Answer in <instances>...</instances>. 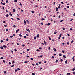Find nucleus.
<instances>
[{"label":"nucleus","mask_w":75,"mask_h":75,"mask_svg":"<svg viewBox=\"0 0 75 75\" xmlns=\"http://www.w3.org/2000/svg\"><path fill=\"white\" fill-rule=\"evenodd\" d=\"M75 57V56H74L73 58H72V59L73 61H75V59H74V58Z\"/></svg>","instance_id":"1"},{"label":"nucleus","mask_w":75,"mask_h":75,"mask_svg":"<svg viewBox=\"0 0 75 75\" xmlns=\"http://www.w3.org/2000/svg\"><path fill=\"white\" fill-rule=\"evenodd\" d=\"M26 31H29V32H30V30L28 29H26Z\"/></svg>","instance_id":"2"},{"label":"nucleus","mask_w":75,"mask_h":75,"mask_svg":"<svg viewBox=\"0 0 75 75\" xmlns=\"http://www.w3.org/2000/svg\"><path fill=\"white\" fill-rule=\"evenodd\" d=\"M18 31H19V29H18V30L16 31V33H17L18 32Z\"/></svg>","instance_id":"3"},{"label":"nucleus","mask_w":75,"mask_h":75,"mask_svg":"<svg viewBox=\"0 0 75 75\" xmlns=\"http://www.w3.org/2000/svg\"><path fill=\"white\" fill-rule=\"evenodd\" d=\"M53 50H54V51L55 52H56V51H57V50H56V49L54 48L53 49Z\"/></svg>","instance_id":"4"},{"label":"nucleus","mask_w":75,"mask_h":75,"mask_svg":"<svg viewBox=\"0 0 75 75\" xmlns=\"http://www.w3.org/2000/svg\"><path fill=\"white\" fill-rule=\"evenodd\" d=\"M37 37H38V38L39 37H40V35L39 34H38V35H37V36H36Z\"/></svg>","instance_id":"5"},{"label":"nucleus","mask_w":75,"mask_h":75,"mask_svg":"<svg viewBox=\"0 0 75 75\" xmlns=\"http://www.w3.org/2000/svg\"><path fill=\"white\" fill-rule=\"evenodd\" d=\"M24 23H25L24 25H25L26 24V21H25L24 20Z\"/></svg>","instance_id":"6"},{"label":"nucleus","mask_w":75,"mask_h":75,"mask_svg":"<svg viewBox=\"0 0 75 75\" xmlns=\"http://www.w3.org/2000/svg\"><path fill=\"white\" fill-rule=\"evenodd\" d=\"M44 42L45 45H47V44H46V42H45V40L44 41Z\"/></svg>","instance_id":"7"},{"label":"nucleus","mask_w":75,"mask_h":75,"mask_svg":"<svg viewBox=\"0 0 75 75\" xmlns=\"http://www.w3.org/2000/svg\"><path fill=\"white\" fill-rule=\"evenodd\" d=\"M29 62V61H25L24 62L25 63H28V62Z\"/></svg>","instance_id":"8"},{"label":"nucleus","mask_w":75,"mask_h":75,"mask_svg":"<svg viewBox=\"0 0 75 75\" xmlns=\"http://www.w3.org/2000/svg\"><path fill=\"white\" fill-rule=\"evenodd\" d=\"M67 62H68V60H66L65 62V64H67Z\"/></svg>","instance_id":"9"},{"label":"nucleus","mask_w":75,"mask_h":75,"mask_svg":"<svg viewBox=\"0 0 75 75\" xmlns=\"http://www.w3.org/2000/svg\"><path fill=\"white\" fill-rule=\"evenodd\" d=\"M50 24H51V23H48L47 24V25H50Z\"/></svg>","instance_id":"10"},{"label":"nucleus","mask_w":75,"mask_h":75,"mask_svg":"<svg viewBox=\"0 0 75 75\" xmlns=\"http://www.w3.org/2000/svg\"><path fill=\"white\" fill-rule=\"evenodd\" d=\"M9 15L10 16H12V14H11V12L9 13Z\"/></svg>","instance_id":"11"},{"label":"nucleus","mask_w":75,"mask_h":75,"mask_svg":"<svg viewBox=\"0 0 75 75\" xmlns=\"http://www.w3.org/2000/svg\"><path fill=\"white\" fill-rule=\"evenodd\" d=\"M26 22L28 23L29 24H30V23L29 22V21L28 20H26Z\"/></svg>","instance_id":"12"},{"label":"nucleus","mask_w":75,"mask_h":75,"mask_svg":"<svg viewBox=\"0 0 75 75\" xmlns=\"http://www.w3.org/2000/svg\"><path fill=\"white\" fill-rule=\"evenodd\" d=\"M12 64H14V63H15V62H14V61H13L12 62Z\"/></svg>","instance_id":"13"},{"label":"nucleus","mask_w":75,"mask_h":75,"mask_svg":"<svg viewBox=\"0 0 75 75\" xmlns=\"http://www.w3.org/2000/svg\"><path fill=\"white\" fill-rule=\"evenodd\" d=\"M56 11H58V8L57 7L56 8Z\"/></svg>","instance_id":"14"},{"label":"nucleus","mask_w":75,"mask_h":75,"mask_svg":"<svg viewBox=\"0 0 75 75\" xmlns=\"http://www.w3.org/2000/svg\"><path fill=\"white\" fill-rule=\"evenodd\" d=\"M59 55L60 57H61V56H62V54L61 53H60L59 54Z\"/></svg>","instance_id":"15"},{"label":"nucleus","mask_w":75,"mask_h":75,"mask_svg":"<svg viewBox=\"0 0 75 75\" xmlns=\"http://www.w3.org/2000/svg\"><path fill=\"white\" fill-rule=\"evenodd\" d=\"M61 35H62V34L61 33L59 36V37H61Z\"/></svg>","instance_id":"16"},{"label":"nucleus","mask_w":75,"mask_h":75,"mask_svg":"<svg viewBox=\"0 0 75 75\" xmlns=\"http://www.w3.org/2000/svg\"><path fill=\"white\" fill-rule=\"evenodd\" d=\"M31 12H32V13H33V14H34V13H35L34 11H31Z\"/></svg>","instance_id":"17"},{"label":"nucleus","mask_w":75,"mask_h":75,"mask_svg":"<svg viewBox=\"0 0 75 75\" xmlns=\"http://www.w3.org/2000/svg\"><path fill=\"white\" fill-rule=\"evenodd\" d=\"M71 75V74H70V73H67V75Z\"/></svg>","instance_id":"18"},{"label":"nucleus","mask_w":75,"mask_h":75,"mask_svg":"<svg viewBox=\"0 0 75 75\" xmlns=\"http://www.w3.org/2000/svg\"><path fill=\"white\" fill-rule=\"evenodd\" d=\"M75 68H74L72 69V71H75Z\"/></svg>","instance_id":"19"},{"label":"nucleus","mask_w":75,"mask_h":75,"mask_svg":"<svg viewBox=\"0 0 75 75\" xmlns=\"http://www.w3.org/2000/svg\"><path fill=\"white\" fill-rule=\"evenodd\" d=\"M63 58H66V56H65L64 55L63 56Z\"/></svg>","instance_id":"20"},{"label":"nucleus","mask_w":75,"mask_h":75,"mask_svg":"<svg viewBox=\"0 0 75 75\" xmlns=\"http://www.w3.org/2000/svg\"><path fill=\"white\" fill-rule=\"evenodd\" d=\"M11 67H14V65L13 64L12 65V66H11Z\"/></svg>","instance_id":"21"},{"label":"nucleus","mask_w":75,"mask_h":75,"mask_svg":"<svg viewBox=\"0 0 75 75\" xmlns=\"http://www.w3.org/2000/svg\"><path fill=\"white\" fill-rule=\"evenodd\" d=\"M4 74H6L7 72H6V71H4Z\"/></svg>","instance_id":"22"},{"label":"nucleus","mask_w":75,"mask_h":75,"mask_svg":"<svg viewBox=\"0 0 75 75\" xmlns=\"http://www.w3.org/2000/svg\"><path fill=\"white\" fill-rule=\"evenodd\" d=\"M3 47H4V48H6V46L5 45H4Z\"/></svg>","instance_id":"23"},{"label":"nucleus","mask_w":75,"mask_h":75,"mask_svg":"<svg viewBox=\"0 0 75 75\" xmlns=\"http://www.w3.org/2000/svg\"><path fill=\"white\" fill-rule=\"evenodd\" d=\"M3 58H4L3 57H1V59H3Z\"/></svg>","instance_id":"24"},{"label":"nucleus","mask_w":75,"mask_h":75,"mask_svg":"<svg viewBox=\"0 0 75 75\" xmlns=\"http://www.w3.org/2000/svg\"><path fill=\"white\" fill-rule=\"evenodd\" d=\"M62 61H63V60H62V59H61L60 60V62H62Z\"/></svg>","instance_id":"25"},{"label":"nucleus","mask_w":75,"mask_h":75,"mask_svg":"<svg viewBox=\"0 0 75 75\" xmlns=\"http://www.w3.org/2000/svg\"><path fill=\"white\" fill-rule=\"evenodd\" d=\"M6 17H7L8 16V14L6 15Z\"/></svg>","instance_id":"26"},{"label":"nucleus","mask_w":75,"mask_h":75,"mask_svg":"<svg viewBox=\"0 0 75 75\" xmlns=\"http://www.w3.org/2000/svg\"><path fill=\"white\" fill-rule=\"evenodd\" d=\"M0 48L1 49H3V47L1 46V47Z\"/></svg>","instance_id":"27"},{"label":"nucleus","mask_w":75,"mask_h":75,"mask_svg":"<svg viewBox=\"0 0 75 75\" xmlns=\"http://www.w3.org/2000/svg\"><path fill=\"white\" fill-rule=\"evenodd\" d=\"M16 19H17V20H20V19L18 18H17Z\"/></svg>","instance_id":"28"},{"label":"nucleus","mask_w":75,"mask_h":75,"mask_svg":"<svg viewBox=\"0 0 75 75\" xmlns=\"http://www.w3.org/2000/svg\"><path fill=\"white\" fill-rule=\"evenodd\" d=\"M19 37H22V35H21V34H19Z\"/></svg>","instance_id":"29"},{"label":"nucleus","mask_w":75,"mask_h":75,"mask_svg":"<svg viewBox=\"0 0 75 75\" xmlns=\"http://www.w3.org/2000/svg\"><path fill=\"white\" fill-rule=\"evenodd\" d=\"M41 20H42V21L43 20H44V18H42L41 19Z\"/></svg>","instance_id":"30"},{"label":"nucleus","mask_w":75,"mask_h":75,"mask_svg":"<svg viewBox=\"0 0 75 75\" xmlns=\"http://www.w3.org/2000/svg\"><path fill=\"white\" fill-rule=\"evenodd\" d=\"M67 8H69V6H67Z\"/></svg>","instance_id":"31"},{"label":"nucleus","mask_w":75,"mask_h":75,"mask_svg":"<svg viewBox=\"0 0 75 75\" xmlns=\"http://www.w3.org/2000/svg\"><path fill=\"white\" fill-rule=\"evenodd\" d=\"M32 74L33 75H35V73H33Z\"/></svg>","instance_id":"32"},{"label":"nucleus","mask_w":75,"mask_h":75,"mask_svg":"<svg viewBox=\"0 0 75 75\" xmlns=\"http://www.w3.org/2000/svg\"><path fill=\"white\" fill-rule=\"evenodd\" d=\"M6 41H8V38L6 39Z\"/></svg>","instance_id":"33"},{"label":"nucleus","mask_w":75,"mask_h":75,"mask_svg":"<svg viewBox=\"0 0 75 75\" xmlns=\"http://www.w3.org/2000/svg\"><path fill=\"white\" fill-rule=\"evenodd\" d=\"M72 20H74V19H72L70 20V21H72Z\"/></svg>","instance_id":"34"},{"label":"nucleus","mask_w":75,"mask_h":75,"mask_svg":"<svg viewBox=\"0 0 75 75\" xmlns=\"http://www.w3.org/2000/svg\"><path fill=\"white\" fill-rule=\"evenodd\" d=\"M24 38H27V37H26V36H24Z\"/></svg>","instance_id":"35"},{"label":"nucleus","mask_w":75,"mask_h":75,"mask_svg":"<svg viewBox=\"0 0 75 75\" xmlns=\"http://www.w3.org/2000/svg\"><path fill=\"white\" fill-rule=\"evenodd\" d=\"M74 42V40H72L71 41V43H72Z\"/></svg>","instance_id":"36"},{"label":"nucleus","mask_w":75,"mask_h":75,"mask_svg":"<svg viewBox=\"0 0 75 75\" xmlns=\"http://www.w3.org/2000/svg\"><path fill=\"white\" fill-rule=\"evenodd\" d=\"M54 34H57V32H54Z\"/></svg>","instance_id":"37"},{"label":"nucleus","mask_w":75,"mask_h":75,"mask_svg":"<svg viewBox=\"0 0 75 75\" xmlns=\"http://www.w3.org/2000/svg\"><path fill=\"white\" fill-rule=\"evenodd\" d=\"M2 4H3V5H5V4H5V3H3Z\"/></svg>","instance_id":"38"},{"label":"nucleus","mask_w":75,"mask_h":75,"mask_svg":"<svg viewBox=\"0 0 75 75\" xmlns=\"http://www.w3.org/2000/svg\"><path fill=\"white\" fill-rule=\"evenodd\" d=\"M5 61L4 60H3V62H4V63H5Z\"/></svg>","instance_id":"39"},{"label":"nucleus","mask_w":75,"mask_h":75,"mask_svg":"<svg viewBox=\"0 0 75 75\" xmlns=\"http://www.w3.org/2000/svg\"><path fill=\"white\" fill-rule=\"evenodd\" d=\"M62 52L63 53H65V51H64V50H62Z\"/></svg>","instance_id":"40"},{"label":"nucleus","mask_w":75,"mask_h":75,"mask_svg":"<svg viewBox=\"0 0 75 75\" xmlns=\"http://www.w3.org/2000/svg\"><path fill=\"white\" fill-rule=\"evenodd\" d=\"M13 12H15V9H13Z\"/></svg>","instance_id":"41"},{"label":"nucleus","mask_w":75,"mask_h":75,"mask_svg":"<svg viewBox=\"0 0 75 75\" xmlns=\"http://www.w3.org/2000/svg\"><path fill=\"white\" fill-rule=\"evenodd\" d=\"M34 40H36V37H34Z\"/></svg>","instance_id":"42"},{"label":"nucleus","mask_w":75,"mask_h":75,"mask_svg":"<svg viewBox=\"0 0 75 75\" xmlns=\"http://www.w3.org/2000/svg\"><path fill=\"white\" fill-rule=\"evenodd\" d=\"M62 21H63V20H61L60 21V22H61V23H62Z\"/></svg>","instance_id":"43"},{"label":"nucleus","mask_w":75,"mask_h":75,"mask_svg":"<svg viewBox=\"0 0 75 75\" xmlns=\"http://www.w3.org/2000/svg\"><path fill=\"white\" fill-rule=\"evenodd\" d=\"M42 56L41 55L40 56V58H42Z\"/></svg>","instance_id":"44"},{"label":"nucleus","mask_w":75,"mask_h":75,"mask_svg":"<svg viewBox=\"0 0 75 75\" xmlns=\"http://www.w3.org/2000/svg\"><path fill=\"white\" fill-rule=\"evenodd\" d=\"M39 50H42V48L41 47H39Z\"/></svg>","instance_id":"45"},{"label":"nucleus","mask_w":75,"mask_h":75,"mask_svg":"<svg viewBox=\"0 0 75 75\" xmlns=\"http://www.w3.org/2000/svg\"><path fill=\"white\" fill-rule=\"evenodd\" d=\"M17 70H18V71H19V70H20V68H18L17 69Z\"/></svg>","instance_id":"46"},{"label":"nucleus","mask_w":75,"mask_h":75,"mask_svg":"<svg viewBox=\"0 0 75 75\" xmlns=\"http://www.w3.org/2000/svg\"><path fill=\"white\" fill-rule=\"evenodd\" d=\"M61 3L62 4H64V3H63V2H61Z\"/></svg>","instance_id":"47"},{"label":"nucleus","mask_w":75,"mask_h":75,"mask_svg":"<svg viewBox=\"0 0 75 75\" xmlns=\"http://www.w3.org/2000/svg\"><path fill=\"white\" fill-rule=\"evenodd\" d=\"M56 63L58 62V60L57 59V60H56Z\"/></svg>","instance_id":"48"},{"label":"nucleus","mask_w":75,"mask_h":75,"mask_svg":"<svg viewBox=\"0 0 75 75\" xmlns=\"http://www.w3.org/2000/svg\"><path fill=\"white\" fill-rule=\"evenodd\" d=\"M37 51H40V50H39L38 49H37L36 50Z\"/></svg>","instance_id":"49"},{"label":"nucleus","mask_w":75,"mask_h":75,"mask_svg":"<svg viewBox=\"0 0 75 75\" xmlns=\"http://www.w3.org/2000/svg\"><path fill=\"white\" fill-rule=\"evenodd\" d=\"M49 40H51V38H50V37H49Z\"/></svg>","instance_id":"50"},{"label":"nucleus","mask_w":75,"mask_h":75,"mask_svg":"<svg viewBox=\"0 0 75 75\" xmlns=\"http://www.w3.org/2000/svg\"><path fill=\"white\" fill-rule=\"evenodd\" d=\"M3 23H6V21H3Z\"/></svg>","instance_id":"51"},{"label":"nucleus","mask_w":75,"mask_h":75,"mask_svg":"<svg viewBox=\"0 0 75 75\" xmlns=\"http://www.w3.org/2000/svg\"><path fill=\"white\" fill-rule=\"evenodd\" d=\"M6 3H8V0H6Z\"/></svg>","instance_id":"52"},{"label":"nucleus","mask_w":75,"mask_h":75,"mask_svg":"<svg viewBox=\"0 0 75 75\" xmlns=\"http://www.w3.org/2000/svg\"><path fill=\"white\" fill-rule=\"evenodd\" d=\"M1 42H3V40H1Z\"/></svg>","instance_id":"53"},{"label":"nucleus","mask_w":75,"mask_h":75,"mask_svg":"<svg viewBox=\"0 0 75 75\" xmlns=\"http://www.w3.org/2000/svg\"><path fill=\"white\" fill-rule=\"evenodd\" d=\"M14 1L15 2H17V0H14Z\"/></svg>","instance_id":"54"},{"label":"nucleus","mask_w":75,"mask_h":75,"mask_svg":"<svg viewBox=\"0 0 75 75\" xmlns=\"http://www.w3.org/2000/svg\"><path fill=\"white\" fill-rule=\"evenodd\" d=\"M65 29V28H63V30H64Z\"/></svg>","instance_id":"55"},{"label":"nucleus","mask_w":75,"mask_h":75,"mask_svg":"<svg viewBox=\"0 0 75 75\" xmlns=\"http://www.w3.org/2000/svg\"><path fill=\"white\" fill-rule=\"evenodd\" d=\"M10 38H12V37H13V36H10Z\"/></svg>","instance_id":"56"},{"label":"nucleus","mask_w":75,"mask_h":75,"mask_svg":"<svg viewBox=\"0 0 75 75\" xmlns=\"http://www.w3.org/2000/svg\"><path fill=\"white\" fill-rule=\"evenodd\" d=\"M73 74H74V75H75V72H73Z\"/></svg>","instance_id":"57"},{"label":"nucleus","mask_w":75,"mask_h":75,"mask_svg":"<svg viewBox=\"0 0 75 75\" xmlns=\"http://www.w3.org/2000/svg\"><path fill=\"white\" fill-rule=\"evenodd\" d=\"M48 50H51V48H50V47H49L48 48Z\"/></svg>","instance_id":"58"},{"label":"nucleus","mask_w":75,"mask_h":75,"mask_svg":"<svg viewBox=\"0 0 75 75\" xmlns=\"http://www.w3.org/2000/svg\"><path fill=\"white\" fill-rule=\"evenodd\" d=\"M58 8H61V7L59 6H58Z\"/></svg>","instance_id":"59"},{"label":"nucleus","mask_w":75,"mask_h":75,"mask_svg":"<svg viewBox=\"0 0 75 75\" xmlns=\"http://www.w3.org/2000/svg\"><path fill=\"white\" fill-rule=\"evenodd\" d=\"M2 9H3V10H4V7H3Z\"/></svg>","instance_id":"60"},{"label":"nucleus","mask_w":75,"mask_h":75,"mask_svg":"<svg viewBox=\"0 0 75 75\" xmlns=\"http://www.w3.org/2000/svg\"><path fill=\"white\" fill-rule=\"evenodd\" d=\"M36 65H38V63H36Z\"/></svg>","instance_id":"61"},{"label":"nucleus","mask_w":75,"mask_h":75,"mask_svg":"<svg viewBox=\"0 0 75 75\" xmlns=\"http://www.w3.org/2000/svg\"><path fill=\"white\" fill-rule=\"evenodd\" d=\"M15 72H17V69H15Z\"/></svg>","instance_id":"62"},{"label":"nucleus","mask_w":75,"mask_h":75,"mask_svg":"<svg viewBox=\"0 0 75 75\" xmlns=\"http://www.w3.org/2000/svg\"><path fill=\"white\" fill-rule=\"evenodd\" d=\"M41 62H39V64H41Z\"/></svg>","instance_id":"63"},{"label":"nucleus","mask_w":75,"mask_h":75,"mask_svg":"<svg viewBox=\"0 0 75 75\" xmlns=\"http://www.w3.org/2000/svg\"><path fill=\"white\" fill-rule=\"evenodd\" d=\"M73 16H75V13H74L73 14Z\"/></svg>","instance_id":"64"}]
</instances>
